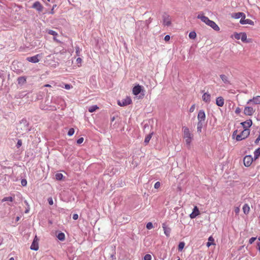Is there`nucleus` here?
I'll list each match as a JSON object with an SVG mask.
<instances>
[{
  "instance_id": "obj_1",
  "label": "nucleus",
  "mask_w": 260,
  "mask_h": 260,
  "mask_svg": "<svg viewBox=\"0 0 260 260\" xmlns=\"http://www.w3.org/2000/svg\"><path fill=\"white\" fill-rule=\"evenodd\" d=\"M183 138L185 139L186 145L190 146L191 142L193 139V134H192L188 127L184 126L182 128Z\"/></svg>"
},
{
  "instance_id": "obj_2",
  "label": "nucleus",
  "mask_w": 260,
  "mask_h": 260,
  "mask_svg": "<svg viewBox=\"0 0 260 260\" xmlns=\"http://www.w3.org/2000/svg\"><path fill=\"white\" fill-rule=\"evenodd\" d=\"M250 135L249 129H243L240 134H238L236 137V140L237 141H240L247 138Z\"/></svg>"
},
{
  "instance_id": "obj_3",
  "label": "nucleus",
  "mask_w": 260,
  "mask_h": 260,
  "mask_svg": "<svg viewBox=\"0 0 260 260\" xmlns=\"http://www.w3.org/2000/svg\"><path fill=\"white\" fill-rule=\"evenodd\" d=\"M162 18L164 25L169 26L171 25V19L168 14L166 13L164 14Z\"/></svg>"
},
{
  "instance_id": "obj_4",
  "label": "nucleus",
  "mask_w": 260,
  "mask_h": 260,
  "mask_svg": "<svg viewBox=\"0 0 260 260\" xmlns=\"http://www.w3.org/2000/svg\"><path fill=\"white\" fill-rule=\"evenodd\" d=\"M132 103V100L129 97H126V98L119 100L117 102V104L120 106H125L129 105Z\"/></svg>"
},
{
  "instance_id": "obj_5",
  "label": "nucleus",
  "mask_w": 260,
  "mask_h": 260,
  "mask_svg": "<svg viewBox=\"0 0 260 260\" xmlns=\"http://www.w3.org/2000/svg\"><path fill=\"white\" fill-rule=\"evenodd\" d=\"M253 161V158L251 155H246L244 157L243 162L244 165L246 167L250 166Z\"/></svg>"
},
{
  "instance_id": "obj_6",
  "label": "nucleus",
  "mask_w": 260,
  "mask_h": 260,
  "mask_svg": "<svg viewBox=\"0 0 260 260\" xmlns=\"http://www.w3.org/2000/svg\"><path fill=\"white\" fill-rule=\"evenodd\" d=\"M255 112V110L251 107L246 106L244 109V113L246 115L251 116Z\"/></svg>"
},
{
  "instance_id": "obj_7",
  "label": "nucleus",
  "mask_w": 260,
  "mask_h": 260,
  "mask_svg": "<svg viewBox=\"0 0 260 260\" xmlns=\"http://www.w3.org/2000/svg\"><path fill=\"white\" fill-rule=\"evenodd\" d=\"M251 103L255 105L260 104V96L257 95L254 96L252 99L249 100L247 102V104H250Z\"/></svg>"
},
{
  "instance_id": "obj_8",
  "label": "nucleus",
  "mask_w": 260,
  "mask_h": 260,
  "mask_svg": "<svg viewBox=\"0 0 260 260\" xmlns=\"http://www.w3.org/2000/svg\"><path fill=\"white\" fill-rule=\"evenodd\" d=\"M206 119V115L204 110H201L199 111L198 114V121L204 122Z\"/></svg>"
},
{
  "instance_id": "obj_9",
  "label": "nucleus",
  "mask_w": 260,
  "mask_h": 260,
  "mask_svg": "<svg viewBox=\"0 0 260 260\" xmlns=\"http://www.w3.org/2000/svg\"><path fill=\"white\" fill-rule=\"evenodd\" d=\"M197 18L201 20V21L204 22L207 25H208L210 20L207 17L204 16L202 13H200L198 16Z\"/></svg>"
},
{
  "instance_id": "obj_10",
  "label": "nucleus",
  "mask_w": 260,
  "mask_h": 260,
  "mask_svg": "<svg viewBox=\"0 0 260 260\" xmlns=\"http://www.w3.org/2000/svg\"><path fill=\"white\" fill-rule=\"evenodd\" d=\"M39 249L38 239L37 236L34 239V241L30 246V249L37 251Z\"/></svg>"
},
{
  "instance_id": "obj_11",
  "label": "nucleus",
  "mask_w": 260,
  "mask_h": 260,
  "mask_svg": "<svg viewBox=\"0 0 260 260\" xmlns=\"http://www.w3.org/2000/svg\"><path fill=\"white\" fill-rule=\"evenodd\" d=\"M40 57V54H37L35 56L31 57H28L26 58V60L29 62H31L32 63H37L40 60L39 57Z\"/></svg>"
},
{
  "instance_id": "obj_12",
  "label": "nucleus",
  "mask_w": 260,
  "mask_h": 260,
  "mask_svg": "<svg viewBox=\"0 0 260 260\" xmlns=\"http://www.w3.org/2000/svg\"><path fill=\"white\" fill-rule=\"evenodd\" d=\"M240 124L243 126L244 129H249V128L251 126L252 122L251 119H249Z\"/></svg>"
},
{
  "instance_id": "obj_13",
  "label": "nucleus",
  "mask_w": 260,
  "mask_h": 260,
  "mask_svg": "<svg viewBox=\"0 0 260 260\" xmlns=\"http://www.w3.org/2000/svg\"><path fill=\"white\" fill-rule=\"evenodd\" d=\"M220 78L221 79L223 83L226 85H231V83L230 81L229 77L228 76L224 74L220 75Z\"/></svg>"
},
{
  "instance_id": "obj_14",
  "label": "nucleus",
  "mask_w": 260,
  "mask_h": 260,
  "mask_svg": "<svg viewBox=\"0 0 260 260\" xmlns=\"http://www.w3.org/2000/svg\"><path fill=\"white\" fill-rule=\"evenodd\" d=\"M32 8L36 9L39 12H42L43 9V7L39 2L34 3Z\"/></svg>"
},
{
  "instance_id": "obj_15",
  "label": "nucleus",
  "mask_w": 260,
  "mask_h": 260,
  "mask_svg": "<svg viewBox=\"0 0 260 260\" xmlns=\"http://www.w3.org/2000/svg\"><path fill=\"white\" fill-rule=\"evenodd\" d=\"M202 100L204 102L209 104L211 101V95L208 92H205L202 95Z\"/></svg>"
},
{
  "instance_id": "obj_16",
  "label": "nucleus",
  "mask_w": 260,
  "mask_h": 260,
  "mask_svg": "<svg viewBox=\"0 0 260 260\" xmlns=\"http://www.w3.org/2000/svg\"><path fill=\"white\" fill-rule=\"evenodd\" d=\"M142 88L143 87L139 85L135 86L133 89V94L136 95L139 94L141 92Z\"/></svg>"
},
{
  "instance_id": "obj_17",
  "label": "nucleus",
  "mask_w": 260,
  "mask_h": 260,
  "mask_svg": "<svg viewBox=\"0 0 260 260\" xmlns=\"http://www.w3.org/2000/svg\"><path fill=\"white\" fill-rule=\"evenodd\" d=\"M240 23L242 24H250L251 25H254V22L249 19H245L244 18H242L240 21Z\"/></svg>"
},
{
  "instance_id": "obj_18",
  "label": "nucleus",
  "mask_w": 260,
  "mask_h": 260,
  "mask_svg": "<svg viewBox=\"0 0 260 260\" xmlns=\"http://www.w3.org/2000/svg\"><path fill=\"white\" fill-rule=\"evenodd\" d=\"M199 214L200 212L199 209L197 206H195L193 209V211L190 214L189 216L190 218L193 219L196 218Z\"/></svg>"
},
{
  "instance_id": "obj_19",
  "label": "nucleus",
  "mask_w": 260,
  "mask_h": 260,
  "mask_svg": "<svg viewBox=\"0 0 260 260\" xmlns=\"http://www.w3.org/2000/svg\"><path fill=\"white\" fill-rule=\"evenodd\" d=\"M162 228L164 231V233L167 237H169L171 233V229L168 227L166 223H164L162 224Z\"/></svg>"
},
{
  "instance_id": "obj_20",
  "label": "nucleus",
  "mask_w": 260,
  "mask_h": 260,
  "mask_svg": "<svg viewBox=\"0 0 260 260\" xmlns=\"http://www.w3.org/2000/svg\"><path fill=\"white\" fill-rule=\"evenodd\" d=\"M224 101L222 96H218L216 100V104L219 107H222L224 105Z\"/></svg>"
},
{
  "instance_id": "obj_21",
  "label": "nucleus",
  "mask_w": 260,
  "mask_h": 260,
  "mask_svg": "<svg viewBox=\"0 0 260 260\" xmlns=\"http://www.w3.org/2000/svg\"><path fill=\"white\" fill-rule=\"evenodd\" d=\"M208 25L212 28L214 30L219 31L220 30L219 26L212 20H210Z\"/></svg>"
},
{
  "instance_id": "obj_22",
  "label": "nucleus",
  "mask_w": 260,
  "mask_h": 260,
  "mask_svg": "<svg viewBox=\"0 0 260 260\" xmlns=\"http://www.w3.org/2000/svg\"><path fill=\"white\" fill-rule=\"evenodd\" d=\"M233 17L236 19H239L240 18H245V14L243 12L235 13L233 14Z\"/></svg>"
},
{
  "instance_id": "obj_23",
  "label": "nucleus",
  "mask_w": 260,
  "mask_h": 260,
  "mask_svg": "<svg viewBox=\"0 0 260 260\" xmlns=\"http://www.w3.org/2000/svg\"><path fill=\"white\" fill-rule=\"evenodd\" d=\"M241 40L243 42L249 43L250 40L247 38V35L245 32L241 33Z\"/></svg>"
},
{
  "instance_id": "obj_24",
  "label": "nucleus",
  "mask_w": 260,
  "mask_h": 260,
  "mask_svg": "<svg viewBox=\"0 0 260 260\" xmlns=\"http://www.w3.org/2000/svg\"><path fill=\"white\" fill-rule=\"evenodd\" d=\"M204 122L198 121L197 123V132L200 134L203 127Z\"/></svg>"
},
{
  "instance_id": "obj_25",
  "label": "nucleus",
  "mask_w": 260,
  "mask_h": 260,
  "mask_svg": "<svg viewBox=\"0 0 260 260\" xmlns=\"http://www.w3.org/2000/svg\"><path fill=\"white\" fill-rule=\"evenodd\" d=\"M260 156V147L256 149L254 152V158L255 159L258 158Z\"/></svg>"
},
{
  "instance_id": "obj_26",
  "label": "nucleus",
  "mask_w": 260,
  "mask_h": 260,
  "mask_svg": "<svg viewBox=\"0 0 260 260\" xmlns=\"http://www.w3.org/2000/svg\"><path fill=\"white\" fill-rule=\"evenodd\" d=\"M137 26H138V28H137V30H139L140 27H143L145 26V23L143 21H138L136 23Z\"/></svg>"
},
{
  "instance_id": "obj_27",
  "label": "nucleus",
  "mask_w": 260,
  "mask_h": 260,
  "mask_svg": "<svg viewBox=\"0 0 260 260\" xmlns=\"http://www.w3.org/2000/svg\"><path fill=\"white\" fill-rule=\"evenodd\" d=\"M98 109H99V107L96 105H93L89 107L88 111L90 113H92L94 112Z\"/></svg>"
},
{
  "instance_id": "obj_28",
  "label": "nucleus",
  "mask_w": 260,
  "mask_h": 260,
  "mask_svg": "<svg viewBox=\"0 0 260 260\" xmlns=\"http://www.w3.org/2000/svg\"><path fill=\"white\" fill-rule=\"evenodd\" d=\"M152 133L148 135L145 137V140H144V143H145L146 145H147L150 141V140L152 137Z\"/></svg>"
},
{
  "instance_id": "obj_29",
  "label": "nucleus",
  "mask_w": 260,
  "mask_h": 260,
  "mask_svg": "<svg viewBox=\"0 0 260 260\" xmlns=\"http://www.w3.org/2000/svg\"><path fill=\"white\" fill-rule=\"evenodd\" d=\"M250 208L247 204H245L243 207V210L245 214H247L249 211Z\"/></svg>"
},
{
  "instance_id": "obj_30",
  "label": "nucleus",
  "mask_w": 260,
  "mask_h": 260,
  "mask_svg": "<svg viewBox=\"0 0 260 260\" xmlns=\"http://www.w3.org/2000/svg\"><path fill=\"white\" fill-rule=\"evenodd\" d=\"M18 84H23L26 82V79L24 77H20L18 78Z\"/></svg>"
},
{
  "instance_id": "obj_31",
  "label": "nucleus",
  "mask_w": 260,
  "mask_h": 260,
  "mask_svg": "<svg viewBox=\"0 0 260 260\" xmlns=\"http://www.w3.org/2000/svg\"><path fill=\"white\" fill-rule=\"evenodd\" d=\"M75 50H76V54L77 56H80V53L82 51L81 49L80 48V47L78 46H76L75 47Z\"/></svg>"
},
{
  "instance_id": "obj_32",
  "label": "nucleus",
  "mask_w": 260,
  "mask_h": 260,
  "mask_svg": "<svg viewBox=\"0 0 260 260\" xmlns=\"http://www.w3.org/2000/svg\"><path fill=\"white\" fill-rule=\"evenodd\" d=\"M14 200L13 198L12 197H5L3 198L2 200V202H6V201H10V202H13Z\"/></svg>"
},
{
  "instance_id": "obj_33",
  "label": "nucleus",
  "mask_w": 260,
  "mask_h": 260,
  "mask_svg": "<svg viewBox=\"0 0 260 260\" xmlns=\"http://www.w3.org/2000/svg\"><path fill=\"white\" fill-rule=\"evenodd\" d=\"M58 239L60 241H63L65 239V235L63 233H60L57 236Z\"/></svg>"
},
{
  "instance_id": "obj_34",
  "label": "nucleus",
  "mask_w": 260,
  "mask_h": 260,
  "mask_svg": "<svg viewBox=\"0 0 260 260\" xmlns=\"http://www.w3.org/2000/svg\"><path fill=\"white\" fill-rule=\"evenodd\" d=\"M197 35L195 31H191L189 34V37L191 39H194L196 38Z\"/></svg>"
},
{
  "instance_id": "obj_35",
  "label": "nucleus",
  "mask_w": 260,
  "mask_h": 260,
  "mask_svg": "<svg viewBox=\"0 0 260 260\" xmlns=\"http://www.w3.org/2000/svg\"><path fill=\"white\" fill-rule=\"evenodd\" d=\"M63 178V175L61 173H57L55 174V178L57 180H61Z\"/></svg>"
},
{
  "instance_id": "obj_36",
  "label": "nucleus",
  "mask_w": 260,
  "mask_h": 260,
  "mask_svg": "<svg viewBox=\"0 0 260 260\" xmlns=\"http://www.w3.org/2000/svg\"><path fill=\"white\" fill-rule=\"evenodd\" d=\"M185 245V243L183 242H180L178 245V250L182 251Z\"/></svg>"
},
{
  "instance_id": "obj_37",
  "label": "nucleus",
  "mask_w": 260,
  "mask_h": 260,
  "mask_svg": "<svg viewBox=\"0 0 260 260\" xmlns=\"http://www.w3.org/2000/svg\"><path fill=\"white\" fill-rule=\"evenodd\" d=\"M48 34L52 35L54 37H55L57 35V33L55 31H54L53 30H48Z\"/></svg>"
},
{
  "instance_id": "obj_38",
  "label": "nucleus",
  "mask_w": 260,
  "mask_h": 260,
  "mask_svg": "<svg viewBox=\"0 0 260 260\" xmlns=\"http://www.w3.org/2000/svg\"><path fill=\"white\" fill-rule=\"evenodd\" d=\"M74 132H75L74 129L73 128H71L69 129V130L68 131V135L69 136H72L74 134Z\"/></svg>"
},
{
  "instance_id": "obj_39",
  "label": "nucleus",
  "mask_w": 260,
  "mask_h": 260,
  "mask_svg": "<svg viewBox=\"0 0 260 260\" xmlns=\"http://www.w3.org/2000/svg\"><path fill=\"white\" fill-rule=\"evenodd\" d=\"M153 227V224L151 222H149L146 224V228L148 230H150L152 229Z\"/></svg>"
},
{
  "instance_id": "obj_40",
  "label": "nucleus",
  "mask_w": 260,
  "mask_h": 260,
  "mask_svg": "<svg viewBox=\"0 0 260 260\" xmlns=\"http://www.w3.org/2000/svg\"><path fill=\"white\" fill-rule=\"evenodd\" d=\"M241 33H235L234 34V37H235V38L237 39V40H239V39H241Z\"/></svg>"
},
{
  "instance_id": "obj_41",
  "label": "nucleus",
  "mask_w": 260,
  "mask_h": 260,
  "mask_svg": "<svg viewBox=\"0 0 260 260\" xmlns=\"http://www.w3.org/2000/svg\"><path fill=\"white\" fill-rule=\"evenodd\" d=\"M144 260H151V256L150 254H146L144 256Z\"/></svg>"
},
{
  "instance_id": "obj_42",
  "label": "nucleus",
  "mask_w": 260,
  "mask_h": 260,
  "mask_svg": "<svg viewBox=\"0 0 260 260\" xmlns=\"http://www.w3.org/2000/svg\"><path fill=\"white\" fill-rule=\"evenodd\" d=\"M22 145V141L21 140H18L16 144L17 148H19Z\"/></svg>"
},
{
  "instance_id": "obj_43",
  "label": "nucleus",
  "mask_w": 260,
  "mask_h": 260,
  "mask_svg": "<svg viewBox=\"0 0 260 260\" xmlns=\"http://www.w3.org/2000/svg\"><path fill=\"white\" fill-rule=\"evenodd\" d=\"M83 141H84L83 138H82V137L80 138L77 141V143L78 144H81L83 142Z\"/></svg>"
},
{
  "instance_id": "obj_44",
  "label": "nucleus",
  "mask_w": 260,
  "mask_h": 260,
  "mask_svg": "<svg viewBox=\"0 0 260 260\" xmlns=\"http://www.w3.org/2000/svg\"><path fill=\"white\" fill-rule=\"evenodd\" d=\"M48 201L50 205H52L53 204V201L52 198H49L48 199Z\"/></svg>"
},
{
  "instance_id": "obj_45",
  "label": "nucleus",
  "mask_w": 260,
  "mask_h": 260,
  "mask_svg": "<svg viewBox=\"0 0 260 260\" xmlns=\"http://www.w3.org/2000/svg\"><path fill=\"white\" fill-rule=\"evenodd\" d=\"M27 184V181L25 179H22L21 180V185L23 186H26Z\"/></svg>"
},
{
  "instance_id": "obj_46",
  "label": "nucleus",
  "mask_w": 260,
  "mask_h": 260,
  "mask_svg": "<svg viewBox=\"0 0 260 260\" xmlns=\"http://www.w3.org/2000/svg\"><path fill=\"white\" fill-rule=\"evenodd\" d=\"M256 237H252L249 240V243L250 244H252L254 242V241L256 240Z\"/></svg>"
},
{
  "instance_id": "obj_47",
  "label": "nucleus",
  "mask_w": 260,
  "mask_h": 260,
  "mask_svg": "<svg viewBox=\"0 0 260 260\" xmlns=\"http://www.w3.org/2000/svg\"><path fill=\"white\" fill-rule=\"evenodd\" d=\"M237 133H238V130H235L234 131V132L233 133V135H232L233 138L236 139V136L238 135V134H237Z\"/></svg>"
},
{
  "instance_id": "obj_48",
  "label": "nucleus",
  "mask_w": 260,
  "mask_h": 260,
  "mask_svg": "<svg viewBox=\"0 0 260 260\" xmlns=\"http://www.w3.org/2000/svg\"><path fill=\"white\" fill-rule=\"evenodd\" d=\"M194 109H195V105H193L191 106L189 111L190 113H192L194 111Z\"/></svg>"
},
{
  "instance_id": "obj_49",
  "label": "nucleus",
  "mask_w": 260,
  "mask_h": 260,
  "mask_svg": "<svg viewBox=\"0 0 260 260\" xmlns=\"http://www.w3.org/2000/svg\"><path fill=\"white\" fill-rule=\"evenodd\" d=\"M115 252L113 251V252H112V253H111V254L110 255V257L111 258V259L112 260L116 259V257H115Z\"/></svg>"
},
{
  "instance_id": "obj_50",
  "label": "nucleus",
  "mask_w": 260,
  "mask_h": 260,
  "mask_svg": "<svg viewBox=\"0 0 260 260\" xmlns=\"http://www.w3.org/2000/svg\"><path fill=\"white\" fill-rule=\"evenodd\" d=\"M154 188L155 189H157L160 187V183L159 182H156L154 184Z\"/></svg>"
},
{
  "instance_id": "obj_51",
  "label": "nucleus",
  "mask_w": 260,
  "mask_h": 260,
  "mask_svg": "<svg viewBox=\"0 0 260 260\" xmlns=\"http://www.w3.org/2000/svg\"><path fill=\"white\" fill-rule=\"evenodd\" d=\"M24 203H25L26 204V205H27V206H28L27 208V209L25 210V213H27L29 212V205H28V203H27V202L26 201H24Z\"/></svg>"
},
{
  "instance_id": "obj_52",
  "label": "nucleus",
  "mask_w": 260,
  "mask_h": 260,
  "mask_svg": "<svg viewBox=\"0 0 260 260\" xmlns=\"http://www.w3.org/2000/svg\"><path fill=\"white\" fill-rule=\"evenodd\" d=\"M82 59L80 57H78L76 59V62L78 64H81L82 62Z\"/></svg>"
},
{
  "instance_id": "obj_53",
  "label": "nucleus",
  "mask_w": 260,
  "mask_h": 260,
  "mask_svg": "<svg viewBox=\"0 0 260 260\" xmlns=\"http://www.w3.org/2000/svg\"><path fill=\"white\" fill-rule=\"evenodd\" d=\"M72 87V86L70 84H66L64 85V88L66 89H70Z\"/></svg>"
},
{
  "instance_id": "obj_54",
  "label": "nucleus",
  "mask_w": 260,
  "mask_h": 260,
  "mask_svg": "<svg viewBox=\"0 0 260 260\" xmlns=\"http://www.w3.org/2000/svg\"><path fill=\"white\" fill-rule=\"evenodd\" d=\"M170 36L169 35H166L165 37V38H164L165 41H168L170 40Z\"/></svg>"
},
{
  "instance_id": "obj_55",
  "label": "nucleus",
  "mask_w": 260,
  "mask_h": 260,
  "mask_svg": "<svg viewBox=\"0 0 260 260\" xmlns=\"http://www.w3.org/2000/svg\"><path fill=\"white\" fill-rule=\"evenodd\" d=\"M73 218L74 220H77L78 218V215L77 214H74L73 215Z\"/></svg>"
},
{
  "instance_id": "obj_56",
  "label": "nucleus",
  "mask_w": 260,
  "mask_h": 260,
  "mask_svg": "<svg viewBox=\"0 0 260 260\" xmlns=\"http://www.w3.org/2000/svg\"><path fill=\"white\" fill-rule=\"evenodd\" d=\"M241 112V109L239 108H237L235 110V113L237 114L240 113Z\"/></svg>"
},
{
  "instance_id": "obj_57",
  "label": "nucleus",
  "mask_w": 260,
  "mask_h": 260,
  "mask_svg": "<svg viewBox=\"0 0 260 260\" xmlns=\"http://www.w3.org/2000/svg\"><path fill=\"white\" fill-rule=\"evenodd\" d=\"M235 212H236V213H239V208H236V209H235Z\"/></svg>"
},
{
  "instance_id": "obj_58",
  "label": "nucleus",
  "mask_w": 260,
  "mask_h": 260,
  "mask_svg": "<svg viewBox=\"0 0 260 260\" xmlns=\"http://www.w3.org/2000/svg\"><path fill=\"white\" fill-rule=\"evenodd\" d=\"M209 241H213V239L212 237H210L208 239Z\"/></svg>"
},
{
  "instance_id": "obj_59",
  "label": "nucleus",
  "mask_w": 260,
  "mask_h": 260,
  "mask_svg": "<svg viewBox=\"0 0 260 260\" xmlns=\"http://www.w3.org/2000/svg\"><path fill=\"white\" fill-rule=\"evenodd\" d=\"M211 245V243H210L209 242H208L207 243V246L208 247H209L210 245Z\"/></svg>"
},
{
  "instance_id": "obj_60",
  "label": "nucleus",
  "mask_w": 260,
  "mask_h": 260,
  "mask_svg": "<svg viewBox=\"0 0 260 260\" xmlns=\"http://www.w3.org/2000/svg\"><path fill=\"white\" fill-rule=\"evenodd\" d=\"M257 246L258 247V249L260 251V243H257Z\"/></svg>"
},
{
  "instance_id": "obj_61",
  "label": "nucleus",
  "mask_w": 260,
  "mask_h": 260,
  "mask_svg": "<svg viewBox=\"0 0 260 260\" xmlns=\"http://www.w3.org/2000/svg\"><path fill=\"white\" fill-rule=\"evenodd\" d=\"M19 219H20V217H19V216H17V217H16V220L17 221H19Z\"/></svg>"
},
{
  "instance_id": "obj_62",
  "label": "nucleus",
  "mask_w": 260,
  "mask_h": 260,
  "mask_svg": "<svg viewBox=\"0 0 260 260\" xmlns=\"http://www.w3.org/2000/svg\"><path fill=\"white\" fill-rule=\"evenodd\" d=\"M45 87H51V85L49 84H46L44 85Z\"/></svg>"
},
{
  "instance_id": "obj_63",
  "label": "nucleus",
  "mask_w": 260,
  "mask_h": 260,
  "mask_svg": "<svg viewBox=\"0 0 260 260\" xmlns=\"http://www.w3.org/2000/svg\"><path fill=\"white\" fill-rule=\"evenodd\" d=\"M53 39H54V41H56L58 42V40L56 39V38H55V37H54Z\"/></svg>"
},
{
  "instance_id": "obj_64",
  "label": "nucleus",
  "mask_w": 260,
  "mask_h": 260,
  "mask_svg": "<svg viewBox=\"0 0 260 260\" xmlns=\"http://www.w3.org/2000/svg\"><path fill=\"white\" fill-rule=\"evenodd\" d=\"M9 260H14V257H11Z\"/></svg>"
}]
</instances>
